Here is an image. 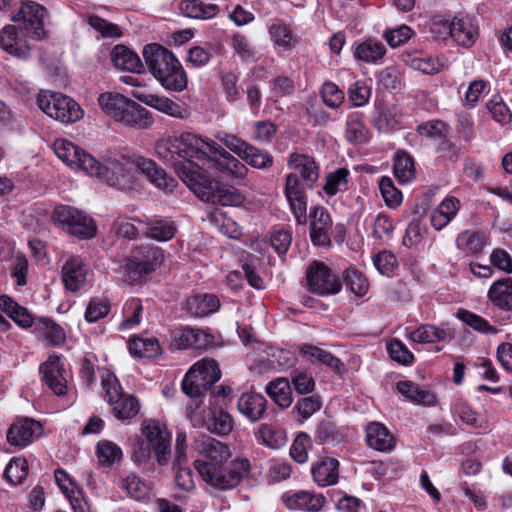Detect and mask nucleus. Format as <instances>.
Returning a JSON list of instances; mask_svg holds the SVG:
<instances>
[{"label": "nucleus", "mask_w": 512, "mask_h": 512, "mask_svg": "<svg viewBox=\"0 0 512 512\" xmlns=\"http://www.w3.org/2000/svg\"><path fill=\"white\" fill-rule=\"evenodd\" d=\"M299 352L302 356L313 363H320L327 366L335 373L343 371V363L332 353L323 350L311 344H302L299 346Z\"/></svg>", "instance_id": "27"}, {"label": "nucleus", "mask_w": 512, "mask_h": 512, "mask_svg": "<svg viewBox=\"0 0 512 512\" xmlns=\"http://www.w3.org/2000/svg\"><path fill=\"white\" fill-rule=\"evenodd\" d=\"M343 280L346 287L357 296H363L368 292L369 283L367 279L356 269L349 268L345 270Z\"/></svg>", "instance_id": "59"}, {"label": "nucleus", "mask_w": 512, "mask_h": 512, "mask_svg": "<svg viewBox=\"0 0 512 512\" xmlns=\"http://www.w3.org/2000/svg\"><path fill=\"white\" fill-rule=\"evenodd\" d=\"M379 189L385 204L390 208H396L402 203V193L398 190L389 177H382L379 180Z\"/></svg>", "instance_id": "61"}, {"label": "nucleus", "mask_w": 512, "mask_h": 512, "mask_svg": "<svg viewBox=\"0 0 512 512\" xmlns=\"http://www.w3.org/2000/svg\"><path fill=\"white\" fill-rule=\"evenodd\" d=\"M199 367L200 365H193L186 373L181 384L183 393L192 398L201 397L212 387L207 381H205V378L195 375V371Z\"/></svg>", "instance_id": "44"}, {"label": "nucleus", "mask_w": 512, "mask_h": 512, "mask_svg": "<svg viewBox=\"0 0 512 512\" xmlns=\"http://www.w3.org/2000/svg\"><path fill=\"white\" fill-rule=\"evenodd\" d=\"M233 424V419L229 413L221 408H214L211 410V418L207 428L212 433L225 436L233 430Z\"/></svg>", "instance_id": "49"}, {"label": "nucleus", "mask_w": 512, "mask_h": 512, "mask_svg": "<svg viewBox=\"0 0 512 512\" xmlns=\"http://www.w3.org/2000/svg\"><path fill=\"white\" fill-rule=\"evenodd\" d=\"M197 450L202 456V459H196L194 462V466L198 473L199 464H221L228 462L231 457L230 448L226 444L211 437L198 443Z\"/></svg>", "instance_id": "19"}, {"label": "nucleus", "mask_w": 512, "mask_h": 512, "mask_svg": "<svg viewBox=\"0 0 512 512\" xmlns=\"http://www.w3.org/2000/svg\"><path fill=\"white\" fill-rule=\"evenodd\" d=\"M26 37V33L19 30V27L7 25L0 31V48L10 55L26 59L31 50Z\"/></svg>", "instance_id": "18"}, {"label": "nucleus", "mask_w": 512, "mask_h": 512, "mask_svg": "<svg viewBox=\"0 0 512 512\" xmlns=\"http://www.w3.org/2000/svg\"><path fill=\"white\" fill-rule=\"evenodd\" d=\"M488 299L502 311H512V278L503 277L489 288Z\"/></svg>", "instance_id": "25"}, {"label": "nucleus", "mask_w": 512, "mask_h": 512, "mask_svg": "<svg viewBox=\"0 0 512 512\" xmlns=\"http://www.w3.org/2000/svg\"><path fill=\"white\" fill-rule=\"evenodd\" d=\"M284 502L290 510L318 512L325 503V497L322 494H314L309 491H297L287 496Z\"/></svg>", "instance_id": "24"}, {"label": "nucleus", "mask_w": 512, "mask_h": 512, "mask_svg": "<svg viewBox=\"0 0 512 512\" xmlns=\"http://www.w3.org/2000/svg\"><path fill=\"white\" fill-rule=\"evenodd\" d=\"M393 171L400 183H407L415 177L413 158L405 151H398L394 158Z\"/></svg>", "instance_id": "47"}, {"label": "nucleus", "mask_w": 512, "mask_h": 512, "mask_svg": "<svg viewBox=\"0 0 512 512\" xmlns=\"http://www.w3.org/2000/svg\"><path fill=\"white\" fill-rule=\"evenodd\" d=\"M142 54L148 70L166 90L182 92L187 88V74L170 50L151 43L143 48Z\"/></svg>", "instance_id": "3"}, {"label": "nucleus", "mask_w": 512, "mask_h": 512, "mask_svg": "<svg viewBox=\"0 0 512 512\" xmlns=\"http://www.w3.org/2000/svg\"><path fill=\"white\" fill-rule=\"evenodd\" d=\"M256 439L271 449H279L287 442L286 433L276 425L263 423L255 432Z\"/></svg>", "instance_id": "38"}, {"label": "nucleus", "mask_w": 512, "mask_h": 512, "mask_svg": "<svg viewBox=\"0 0 512 512\" xmlns=\"http://www.w3.org/2000/svg\"><path fill=\"white\" fill-rule=\"evenodd\" d=\"M313 480L320 487L337 483L339 477V462L337 459L324 456L312 465Z\"/></svg>", "instance_id": "22"}, {"label": "nucleus", "mask_w": 512, "mask_h": 512, "mask_svg": "<svg viewBox=\"0 0 512 512\" xmlns=\"http://www.w3.org/2000/svg\"><path fill=\"white\" fill-rule=\"evenodd\" d=\"M176 226L167 219H153L147 223L146 235L158 241H168L174 237Z\"/></svg>", "instance_id": "50"}, {"label": "nucleus", "mask_w": 512, "mask_h": 512, "mask_svg": "<svg viewBox=\"0 0 512 512\" xmlns=\"http://www.w3.org/2000/svg\"><path fill=\"white\" fill-rule=\"evenodd\" d=\"M40 373L44 382L57 396H63L67 392V372L58 356H50L40 365Z\"/></svg>", "instance_id": "17"}, {"label": "nucleus", "mask_w": 512, "mask_h": 512, "mask_svg": "<svg viewBox=\"0 0 512 512\" xmlns=\"http://www.w3.org/2000/svg\"><path fill=\"white\" fill-rule=\"evenodd\" d=\"M345 138L353 145L365 144L370 140L371 134L362 113L352 112L347 116Z\"/></svg>", "instance_id": "26"}, {"label": "nucleus", "mask_w": 512, "mask_h": 512, "mask_svg": "<svg viewBox=\"0 0 512 512\" xmlns=\"http://www.w3.org/2000/svg\"><path fill=\"white\" fill-rule=\"evenodd\" d=\"M241 159L257 169L268 168L273 164V157L268 152L254 147L251 144H249Z\"/></svg>", "instance_id": "60"}, {"label": "nucleus", "mask_w": 512, "mask_h": 512, "mask_svg": "<svg viewBox=\"0 0 512 512\" xmlns=\"http://www.w3.org/2000/svg\"><path fill=\"white\" fill-rule=\"evenodd\" d=\"M113 413L120 420L130 419L139 412V403L132 395H124L113 404Z\"/></svg>", "instance_id": "56"}, {"label": "nucleus", "mask_w": 512, "mask_h": 512, "mask_svg": "<svg viewBox=\"0 0 512 512\" xmlns=\"http://www.w3.org/2000/svg\"><path fill=\"white\" fill-rule=\"evenodd\" d=\"M456 315L457 318L477 332L483 334H496L498 332L495 326L490 325L486 319L475 313L459 309Z\"/></svg>", "instance_id": "53"}, {"label": "nucleus", "mask_w": 512, "mask_h": 512, "mask_svg": "<svg viewBox=\"0 0 512 512\" xmlns=\"http://www.w3.org/2000/svg\"><path fill=\"white\" fill-rule=\"evenodd\" d=\"M133 356L151 358L161 354V346L156 338H132L128 343Z\"/></svg>", "instance_id": "45"}, {"label": "nucleus", "mask_w": 512, "mask_h": 512, "mask_svg": "<svg viewBox=\"0 0 512 512\" xmlns=\"http://www.w3.org/2000/svg\"><path fill=\"white\" fill-rule=\"evenodd\" d=\"M205 140L211 151L207 153V161L197 162L196 170L207 175L209 170L216 169L234 178H244L247 175L248 169L242 162L221 148L215 141Z\"/></svg>", "instance_id": "8"}, {"label": "nucleus", "mask_w": 512, "mask_h": 512, "mask_svg": "<svg viewBox=\"0 0 512 512\" xmlns=\"http://www.w3.org/2000/svg\"><path fill=\"white\" fill-rule=\"evenodd\" d=\"M100 167L99 174L91 175L103 178L109 186L120 190L132 186L137 172L145 175L159 189L172 191L176 185L175 180L168 177L166 172L159 168L154 161L142 156L106 155L104 163H100Z\"/></svg>", "instance_id": "1"}, {"label": "nucleus", "mask_w": 512, "mask_h": 512, "mask_svg": "<svg viewBox=\"0 0 512 512\" xmlns=\"http://www.w3.org/2000/svg\"><path fill=\"white\" fill-rule=\"evenodd\" d=\"M220 308V301L214 294H198L187 300V310L196 317H206Z\"/></svg>", "instance_id": "31"}, {"label": "nucleus", "mask_w": 512, "mask_h": 512, "mask_svg": "<svg viewBox=\"0 0 512 512\" xmlns=\"http://www.w3.org/2000/svg\"><path fill=\"white\" fill-rule=\"evenodd\" d=\"M448 335L449 333L445 329L431 324H422L418 328L412 330L408 337L413 342L428 344L444 341Z\"/></svg>", "instance_id": "43"}, {"label": "nucleus", "mask_w": 512, "mask_h": 512, "mask_svg": "<svg viewBox=\"0 0 512 512\" xmlns=\"http://www.w3.org/2000/svg\"><path fill=\"white\" fill-rule=\"evenodd\" d=\"M28 475V463L23 458H14L6 466L4 477L12 484H20Z\"/></svg>", "instance_id": "62"}, {"label": "nucleus", "mask_w": 512, "mask_h": 512, "mask_svg": "<svg viewBox=\"0 0 512 512\" xmlns=\"http://www.w3.org/2000/svg\"><path fill=\"white\" fill-rule=\"evenodd\" d=\"M53 220L67 233L80 239H91L96 235L94 220L83 211L68 205L56 206Z\"/></svg>", "instance_id": "7"}, {"label": "nucleus", "mask_w": 512, "mask_h": 512, "mask_svg": "<svg viewBox=\"0 0 512 512\" xmlns=\"http://www.w3.org/2000/svg\"><path fill=\"white\" fill-rule=\"evenodd\" d=\"M121 122L137 129H147L152 126L153 119L146 108L131 100Z\"/></svg>", "instance_id": "39"}, {"label": "nucleus", "mask_w": 512, "mask_h": 512, "mask_svg": "<svg viewBox=\"0 0 512 512\" xmlns=\"http://www.w3.org/2000/svg\"><path fill=\"white\" fill-rule=\"evenodd\" d=\"M304 186L296 173L286 175L284 194L298 225L307 223V195Z\"/></svg>", "instance_id": "13"}, {"label": "nucleus", "mask_w": 512, "mask_h": 512, "mask_svg": "<svg viewBox=\"0 0 512 512\" xmlns=\"http://www.w3.org/2000/svg\"><path fill=\"white\" fill-rule=\"evenodd\" d=\"M315 440L320 444L339 442L342 435L335 424L330 420H323L318 423L315 430Z\"/></svg>", "instance_id": "63"}, {"label": "nucleus", "mask_w": 512, "mask_h": 512, "mask_svg": "<svg viewBox=\"0 0 512 512\" xmlns=\"http://www.w3.org/2000/svg\"><path fill=\"white\" fill-rule=\"evenodd\" d=\"M55 480L61 491L68 498L74 512H91L83 491L62 469L55 471Z\"/></svg>", "instance_id": "20"}, {"label": "nucleus", "mask_w": 512, "mask_h": 512, "mask_svg": "<svg viewBox=\"0 0 512 512\" xmlns=\"http://www.w3.org/2000/svg\"><path fill=\"white\" fill-rule=\"evenodd\" d=\"M142 433L151 444L157 463L167 465L171 457V434L167 428L150 420L143 424Z\"/></svg>", "instance_id": "12"}, {"label": "nucleus", "mask_w": 512, "mask_h": 512, "mask_svg": "<svg viewBox=\"0 0 512 512\" xmlns=\"http://www.w3.org/2000/svg\"><path fill=\"white\" fill-rule=\"evenodd\" d=\"M289 169L295 170L307 188H312L319 179V167L314 158L307 154L291 153L288 158Z\"/></svg>", "instance_id": "21"}, {"label": "nucleus", "mask_w": 512, "mask_h": 512, "mask_svg": "<svg viewBox=\"0 0 512 512\" xmlns=\"http://www.w3.org/2000/svg\"><path fill=\"white\" fill-rule=\"evenodd\" d=\"M401 122V115L393 108H382L373 121V126L380 133H386L395 129Z\"/></svg>", "instance_id": "55"}, {"label": "nucleus", "mask_w": 512, "mask_h": 512, "mask_svg": "<svg viewBox=\"0 0 512 512\" xmlns=\"http://www.w3.org/2000/svg\"><path fill=\"white\" fill-rule=\"evenodd\" d=\"M122 487L135 500L141 501L148 498L149 486L134 473L129 474L122 480Z\"/></svg>", "instance_id": "57"}, {"label": "nucleus", "mask_w": 512, "mask_h": 512, "mask_svg": "<svg viewBox=\"0 0 512 512\" xmlns=\"http://www.w3.org/2000/svg\"><path fill=\"white\" fill-rule=\"evenodd\" d=\"M367 444L378 451L387 452L395 446V440L389 430L381 423H370L366 429Z\"/></svg>", "instance_id": "28"}, {"label": "nucleus", "mask_w": 512, "mask_h": 512, "mask_svg": "<svg viewBox=\"0 0 512 512\" xmlns=\"http://www.w3.org/2000/svg\"><path fill=\"white\" fill-rule=\"evenodd\" d=\"M130 101V99L117 93H103L98 98L101 109L119 122L122 120V115H125Z\"/></svg>", "instance_id": "35"}, {"label": "nucleus", "mask_w": 512, "mask_h": 512, "mask_svg": "<svg viewBox=\"0 0 512 512\" xmlns=\"http://www.w3.org/2000/svg\"><path fill=\"white\" fill-rule=\"evenodd\" d=\"M43 428L35 419L17 418L9 427L6 438L10 445L24 448L41 436Z\"/></svg>", "instance_id": "14"}, {"label": "nucleus", "mask_w": 512, "mask_h": 512, "mask_svg": "<svg viewBox=\"0 0 512 512\" xmlns=\"http://www.w3.org/2000/svg\"><path fill=\"white\" fill-rule=\"evenodd\" d=\"M146 103L158 111H161L174 118L186 119L189 116L187 109L166 97L152 95L150 96V99L146 101Z\"/></svg>", "instance_id": "51"}, {"label": "nucleus", "mask_w": 512, "mask_h": 512, "mask_svg": "<svg viewBox=\"0 0 512 512\" xmlns=\"http://www.w3.org/2000/svg\"><path fill=\"white\" fill-rule=\"evenodd\" d=\"M130 101V99L117 93H103L98 98L101 109L119 122L122 120V115H125Z\"/></svg>", "instance_id": "34"}, {"label": "nucleus", "mask_w": 512, "mask_h": 512, "mask_svg": "<svg viewBox=\"0 0 512 512\" xmlns=\"http://www.w3.org/2000/svg\"><path fill=\"white\" fill-rule=\"evenodd\" d=\"M403 61L415 70L426 74H434L440 71L443 64L439 59L434 58L423 51L405 52Z\"/></svg>", "instance_id": "32"}, {"label": "nucleus", "mask_w": 512, "mask_h": 512, "mask_svg": "<svg viewBox=\"0 0 512 512\" xmlns=\"http://www.w3.org/2000/svg\"><path fill=\"white\" fill-rule=\"evenodd\" d=\"M308 290L325 296L336 294L341 290V282L332 270L323 262L313 261L306 270Z\"/></svg>", "instance_id": "11"}, {"label": "nucleus", "mask_w": 512, "mask_h": 512, "mask_svg": "<svg viewBox=\"0 0 512 512\" xmlns=\"http://www.w3.org/2000/svg\"><path fill=\"white\" fill-rule=\"evenodd\" d=\"M265 391L269 397L282 408H287L292 403V390L286 378L279 377L269 382Z\"/></svg>", "instance_id": "41"}, {"label": "nucleus", "mask_w": 512, "mask_h": 512, "mask_svg": "<svg viewBox=\"0 0 512 512\" xmlns=\"http://www.w3.org/2000/svg\"><path fill=\"white\" fill-rule=\"evenodd\" d=\"M99 463L103 466H111L122 458V450L115 443L103 440L97 445Z\"/></svg>", "instance_id": "58"}, {"label": "nucleus", "mask_w": 512, "mask_h": 512, "mask_svg": "<svg viewBox=\"0 0 512 512\" xmlns=\"http://www.w3.org/2000/svg\"><path fill=\"white\" fill-rule=\"evenodd\" d=\"M250 470V461L243 457H236L229 463L199 464V475L202 480L220 491H228L237 487Z\"/></svg>", "instance_id": "4"}, {"label": "nucleus", "mask_w": 512, "mask_h": 512, "mask_svg": "<svg viewBox=\"0 0 512 512\" xmlns=\"http://www.w3.org/2000/svg\"><path fill=\"white\" fill-rule=\"evenodd\" d=\"M62 281L70 291H78L86 281V268L78 256L69 257L62 267Z\"/></svg>", "instance_id": "23"}, {"label": "nucleus", "mask_w": 512, "mask_h": 512, "mask_svg": "<svg viewBox=\"0 0 512 512\" xmlns=\"http://www.w3.org/2000/svg\"><path fill=\"white\" fill-rule=\"evenodd\" d=\"M144 268L145 266L139 260H136V256L133 254L126 258L121 265L123 276L130 283L141 282L150 274Z\"/></svg>", "instance_id": "54"}, {"label": "nucleus", "mask_w": 512, "mask_h": 512, "mask_svg": "<svg viewBox=\"0 0 512 512\" xmlns=\"http://www.w3.org/2000/svg\"><path fill=\"white\" fill-rule=\"evenodd\" d=\"M53 147L57 157L68 166L82 169L88 174L100 173V162L74 143L57 139Z\"/></svg>", "instance_id": "9"}, {"label": "nucleus", "mask_w": 512, "mask_h": 512, "mask_svg": "<svg viewBox=\"0 0 512 512\" xmlns=\"http://www.w3.org/2000/svg\"><path fill=\"white\" fill-rule=\"evenodd\" d=\"M34 331L41 335L49 345L57 346L64 342L65 332L60 325L48 318L33 319Z\"/></svg>", "instance_id": "36"}, {"label": "nucleus", "mask_w": 512, "mask_h": 512, "mask_svg": "<svg viewBox=\"0 0 512 512\" xmlns=\"http://www.w3.org/2000/svg\"><path fill=\"white\" fill-rule=\"evenodd\" d=\"M142 311L143 306L139 299L132 298L126 301L123 307V313L125 314L126 318L121 323L120 329L132 328L139 325Z\"/></svg>", "instance_id": "64"}, {"label": "nucleus", "mask_w": 512, "mask_h": 512, "mask_svg": "<svg viewBox=\"0 0 512 512\" xmlns=\"http://www.w3.org/2000/svg\"><path fill=\"white\" fill-rule=\"evenodd\" d=\"M0 309L23 328H29L33 324L29 311L7 295H0Z\"/></svg>", "instance_id": "40"}, {"label": "nucleus", "mask_w": 512, "mask_h": 512, "mask_svg": "<svg viewBox=\"0 0 512 512\" xmlns=\"http://www.w3.org/2000/svg\"><path fill=\"white\" fill-rule=\"evenodd\" d=\"M269 33L275 44L286 50L291 49L297 43L291 28L280 19H274L271 22Z\"/></svg>", "instance_id": "46"}, {"label": "nucleus", "mask_w": 512, "mask_h": 512, "mask_svg": "<svg viewBox=\"0 0 512 512\" xmlns=\"http://www.w3.org/2000/svg\"><path fill=\"white\" fill-rule=\"evenodd\" d=\"M396 390L414 404L430 406L436 402V396L431 391L409 380L397 382Z\"/></svg>", "instance_id": "29"}, {"label": "nucleus", "mask_w": 512, "mask_h": 512, "mask_svg": "<svg viewBox=\"0 0 512 512\" xmlns=\"http://www.w3.org/2000/svg\"><path fill=\"white\" fill-rule=\"evenodd\" d=\"M47 12L46 9L34 2L26 1L17 14L14 15L13 20L19 23V30L24 31L27 37L41 40L46 37L44 29V18Z\"/></svg>", "instance_id": "10"}, {"label": "nucleus", "mask_w": 512, "mask_h": 512, "mask_svg": "<svg viewBox=\"0 0 512 512\" xmlns=\"http://www.w3.org/2000/svg\"><path fill=\"white\" fill-rule=\"evenodd\" d=\"M39 108L49 117L64 124L75 123L83 117V109L71 97L60 92L40 91L37 95Z\"/></svg>", "instance_id": "6"}, {"label": "nucleus", "mask_w": 512, "mask_h": 512, "mask_svg": "<svg viewBox=\"0 0 512 512\" xmlns=\"http://www.w3.org/2000/svg\"><path fill=\"white\" fill-rule=\"evenodd\" d=\"M111 60L121 70L141 73L144 69L139 56L124 45H116L112 49Z\"/></svg>", "instance_id": "30"}, {"label": "nucleus", "mask_w": 512, "mask_h": 512, "mask_svg": "<svg viewBox=\"0 0 512 512\" xmlns=\"http://www.w3.org/2000/svg\"><path fill=\"white\" fill-rule=\"evenodd\" d=\"M180 9L185 16L196 19H210L219 12L218 5L206 4L198 0H183Z\"/></svg>", "instance_id": "42"}, {"label": "nucleus", "mask_w": 512, "mask_h": 512, "mask_svg": "<svg viewBox=\"0 0 512 512\" xmlns=\"http://www.w3.org/2000/svg\"><path fill=\"white\" fill-rule=\"evenodd\" d=\"M349 174V170L346 168H338L336 171L329 173L325 178L324 192L329 196H334L345 191Z\"/></svg>", "instance_id": "52"}, {"label": "nucleus", "mask_w": 512, "mask_h": 512, "mask_svg": "<svg viewBox=\"0 0 512 512\" xmlns=\"http://www.w3.org/2000/svg\"><path fill=\"white\" fill-rule=\"evenodd\" d=\"M451 38L463 47H471L479 36V29L475 18L459 13L448 23Z\"/></svg>", "instance_id": "16"}, {"label": "nucleus", "mask_w": 512, "mask_h": 512, "mask_svg": "<svg viewBox=\"0 0 512 512\" xmlns=\"http://www.w3.org/2000/svg\"><path fill=\"white\" fill-rule=\"evenodd\" d=\"M310 239L313 245L318 247L331 246L330 231L332 219L326 208L314 206L309 212Z\"/></svg>", "instance_id": "15"}, {"label": "nucleus", "mask_w": 512, "mask_h": 512, "mask_svg": "<svg viewBox=\"0 0 512 512\" xmlns=\"http://www.w3.org/2000/svg\"><path fill=\"white\" fill-rule=\"evenodd\" d=\"M210 149L204 138L191 132L183 133L179 138L161 139L155 144L156 154L173 165L185 184L187 179L184 176L189 174L185 168L192 173H200L196 170L197 162L207 161L206 156Z\"/></svg>", "instance_id": "2"}, {"label": "nucleus", "mask_w": 512, "mask_h": 512, "mask_svg": "<svg viewBox=\"0 0 512 512\" xmlns=\"http://www.w3.org/2000/svg\"><path fill=\"white\" fill-rule=\"evenodd\" d=\"M186 171V185L199 199L222 206H240L244 202L245 197L235 187L213 181L202 172Z\"/></svg>", "instance_id": "5"}, {"label": "nucleus", "mask_w": 512, "mask_h": 512, "mask_svg": "<svg viewBox=\"0 0 512 512\" xmlns=\"http://www.w3.org/2000/svg\"><path fill=\"white\" fill-rule=\"evenodd\" d=\"M386 54L385 45L376 39L368 38L359 43L354 51V57L366 63H377Z\"/></svg>", "instance_id": "37"}, {"label": "nucleus", "mask_w": 512, "mask_h": 512, "mask_svg": "<svg viewBox=\"0 0 512 512\" xmlns=\"http://www.w3.org/2000/svg\"><path fill=\"white\" fill-rule=\"evenodd\" d=\"M237 406L239 411L251 421H258L265 412L266 399L261 394L244 393L240 396Z\"/></svg>", "instance_id": "33"}, {"label": "nucleus", "mask_w": 512, "mask_h": 512, "mask_svg": "<svg viewBox=\"0 0 512 512\" xmlns=\"http://www.w3.org/2000/svg\"><path fill=\"white\" fill-rule=\"evenodd\" d=\"M132 254L145 266L144 270H148L150 273L154 272L163 260L161 249L155 246L137 247Z\"/></svg>", "instance_id": "48"}]
</instances>
